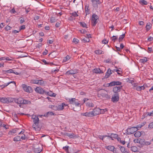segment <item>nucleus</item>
I'll return each instance as SVG.
<instances>
[{"label":"nucleus","instance_id":"f257e3e1","mask_svg":"<svg viewBox=\"0 0 153 153\" xmlns=\"http://www.w3.org/2000/svg\"><path fill=\"white\" fill-rule=\"evenodd\" d=\"M31 116L33 122L32 125L33 128L36 131H39L40 128L39 127V119L38 117L35 114H33Z\"/></svg>","mask_w":153,"mask_h":153},{"label":"nucleus","instance_id":"f03ea898","mask_svg":"<svg viewBox=\"0 0 153 153\" xmlns=\"http://www.w3.org/2000/svg\"><path fill=\"white\" fill-rule=\"evenodd\" d=\"M13 101L18 104L19 106L20 107H21L22 104H27L31 103L30 101L25 100L22 98H19L18 99L13 98Z\"/></svg>","mask_w":153,"mask_h":153},{"label":"nucleus","instance_id":"7ed1b4c3","mask_svg":"<svg viewBox=\"0 0 153 153\" xmlns=\"http://www.w3.org/2000/svg\"><path fill=\"white\" fill-rule=\"evenodd\" d=\"M13 98L12 97H2L0 98V101L2 103H9L13 102Z\"/></svg>","mask_w":153,"mask_h":153},{"label":"nucleus","instance_id":"20e7f679","mask_svg":"<svg viewBox=\"0 0 153 153\" xmlns=\"http://www.w3.org/2000/svg\"><path fill=\"white\" fill-rule=\"evenodd\" d=\"M92 16L91 22L92 25L94 26H95L99 20V17L97 15L95 14H94Z\"/></svg>","mask_w":153,"mask_h":153},{"label":"nucleus","instance_id":"39448f33","mask_svg":"<svg viewBox=\"0 0 153 153\" xmlns=\"http://www.w3.org/2000/svg\"><path fill=\"white\" fill-rule=\"evenodd\" d=\"M69 100L70 104L74 105L76 107L80 106V103L76 98H72L71 99H69Z\"/></svg>","mask_w":153,"mask_h":153},{"label":"nucleus","instance_id":"423d86ee","mask_svg":"<svg viewBox=\"0 0 153 153\" xmlns=\"http://www.w3.org/2000/svg\"><path fill=\"white\" fill-rule=\"evenodd\" d=\"M138 127H132L131 128H128L127 129V133L128 134H131L134 133L137 131Z\"/></svg>","mask_w":153,"mask_h":153},{"label":"nucleus","instance_id":"0eeeda50","mask_svg":"<svg viewBox=\"0 0 153 153\" xmlns=\"http://www.w3.org/2000/svg\"><path fill=\"white\" fill-rule=\"evenodd\" d=\"M22 87L23 90L27 92H31L32 90L31 88L25 84H22Z\"/></svg>","mask_w":153,"mask_h":153},{"label":"nucleus","instance_id":"6e6552de","mask_svg":"<svg viewBox=\"0 0 153 153\" xmlns=\"http://www.w3.org/2000/svg\"><path fill=\"white\" fill-rule=\"evenodd\" d=\"M105 148L107 149L112 152L114 153H119L117 149L115 148L113 146H108Z\"/></svg>","mask_w":153,"mask_h":153},{"label":"nucleus","instance_id":"1a4fd4ad","mask_svg":"<svg viewBox=\"0 0 153 153\" xmlns=\"http://www.w3.org/2000/svg\"><path fill=\"white\" fill-rule=\"evenodd\" d=\"M119 99V94H115L112 97L111 101L114 102H117L118 101Z\"/></svg>","mask_w":153,"mask_h":153},{"label":"nucleus","instance_id":"9d476101","mask_svg":"<svg viewBox=\"0 0 153 153\" xmlns=\"http://www.w3.org/2000/svg\"><path fill=\"white\" fill-rule=\"evenodd\" d=\"M35 91L40 94H43L44 93H47V92L45 91L42 88L39 87H37L35 88Z\"/></svg>","mask_w":153,"mask_h":153},{"label":"nucleus","instance_id":"9b49d317","mask_svg":"<svg viewBox=\"0 0 153 153\" xmlns=\"http://www.w3.org/2000/svg\"><path fill=\"white\" fill-rule=\"evenodd\" d=\"M100 111L101 109L98 108L96 107L94 108L93 111H92L94 116H96L100 114V113H101Z\"/></svg>","mask_w":153,"mask_h":153},{"label":"nucleus","instance_id":"f8f14e48","mask_svg":"<svg viewBox=\"0 0 153 153\" xmlns=\"http://www.w3.org/2000/svg\"><path fill=\"white\" fill-rule=\"evenodd\" d=\"M122 83L118 81H113L109 84V86H112L115 85H120Z\"/></svg>","mask_w":153,"mask_h":153},{"label":"nucleus","instance_id":"ddd939ff","mask_svg":"<svg viewBox=\"0 0 153 153\" xmlns=\"http://www.w3.org/2000/svg\"><path fill=\"white\" fill-rule=\"evenodd\" d=\"M68 105L64 103H62L61 104L57 105L58 111H61L64 108L65 106H67Z\"/></svg>","mask_w":153,"mask_h":153},{"label":"nucleus","instance_id":"4468645a","mask_svg":"<svg viewBox=\"0 0 153 153\" xmlns=\"http://www.w3.org/2000/svg\"><path fill=\"white\" fill-rule=\"evenodd\" d=\"M93 3V6L95 7H97V4H100L101 3L99 0H91Z\"/></svg>","mask_w":153,"mask_h":153},{"label":"nucleus","instance_id":"2eb2a0df","mask_svg":"<svg viewBox=\"0 0 153 153\" xmlns=\"http://www.w3.org/2000/svg\"><path fill=\"white\" fill-rule=\"evenodd\" d=\"M122 87V86H115L113 88V91L115 94H118V93L120 91Z\"/></svg>","mask_w":153,"mask_h":153},{"label":"nucleus","instance_id":"dca6fc26","mask_svg":"<svg viewBox=\"0 0 153 153\" xmlns=\"http://www.w3.org/2000/svg\"><path fill=\"white\" fill-rule=\"evenodd\" d=\"M13 59L11 57L10 58L7 56H3L0 58V61L3 60L10 61L12 60Z\"/></svg>","mask_w":153,"mask_h":153},{"label":"nucleus","instance_id":"f3484780","mask_svg":"<svg viewBox=\"0 0 153 153\" xmlns=\"http://www.w3.org/2000/svg\"><path fill=\"white\" fill-rule=\"evenodd\" d=\"M112 73V72L110 68L108 69L105 73V77L106 78H108Z\"/></svg>","mask_w":153,"mask_h":153},{"label":"nucleus","instance_id":"a211bd4d","mask_svg":"<svg viewBox=\"0 0 153 153\" xmlns=\"http://www.w3.org/2000/svg\"><path fill=\"white\" fill-rule=\"evenodd\" d=\"M83 115L89 117H92L94 116L93 112L92 111L86 112L83 114Z\"/></svg>","mask_w":153,"mask_h":153},{"label":"nucleus","instance_id":"6ab92c4d","mask_svg":"<svg viewBox=\"0 0 153 153\" xmlns=\"http://www.w3.org/2000/svg\"><path fill=\"white\" fill-rule=\"evenodd\" d=\"M65 135L70 138H74L77 137L76 135L73 133H66Z\"/></svg>","mask_w":153,"mask_h":153},{"label":"nucleus","instance_id":"aec40b11","mask_svg":"<svg viewBox=\"0 0 153 153\" xmlns=\"http://www.w3.org/2000/svg\"><path fill=\"white\" fill-rule=\"evenodd\" d=\"M18 130L17 128L11 130L8 132V134L10 135H13L17 132V131Z\"/></svg>","mask_w":153,"mask_h":153},{"label":"nucleus","instance_id":"412c9836","mask_svg":"<svg viewBox=\"0 0 153 153\" xmlns=\"http://www.w3.org/2000/svg\"><path fill=\"white\" fill-rule=\"evenodd\" d=\"M94 72L96 74H102L103 73V71L101 70L100 68H95L94 70Z\"/></svg>","mask_w":153,"mask_h":153},{"label":"nucleus","instance_id":"4be33fe9","mask_svg":"<svg viewBox=\"0 0 153 153\" xmlns=\"http://www.w3.org/2000/svg\"><path fill=\"white\" fill-rule=\"evenodd\" d=\"M146 86V85H144L143 86H138L137 88H136V90L137 91H140L142 90H144Z\"/></svg>","mask_w":153,"mask_h":153},{"label":"nucleus","instance_id":"5701e85b","mask_svg":"<svg viewBox=\"0 0 153 153\" xmlns=\"http://www.w3.org/2000/svg\"><path fill=\"white\" fill-rule=\"evenodd\" d=\"M3 73L5 74H9L13 72V71L12 69H9L7 70H3Z\"/></svg>","mask_w":153,"mask_h":153},{"label":"nucleus","instance_id":"b1692460","mask_svg":"<svg viewBox=\"0 0 153 153\" xmlns=\"http://www.w3.org/2000/svg\"><path fill=\"white\" fill-rule=\"evenodd\" d=\"M77 73V71L76 70H71L68 71L66 74H74Z\"/></svg>","mask_w":153,"mask_h":153},{"label":"nucleus","instance_id":"393cba45","mask_svg":"<svg viewBox=\"0 0 153 153\" xmlns=\"http://www.w3.org/2000/svg\"><path fill=\"white\" fill-rule=\"evenodd\" d=\"M107 137H108V138H116L118 137V135L116 134L111 133L110 136H108Z\"/></svg>","mask_w":153,"mask_h":153},{"label":"nucleus","instance_id":"a878e982","mask_svg":"<svg viewBox=\"0 0 153 153\" xmlns=\"http://www.w3.org/2000/svg\"><path fill=\"white\" fill-rule=\"evenodd\" d=\"M42 151V149L38 147L35 148L34 149V152L35 153H39Z\"/></svg>","mask_w":153,"mask_h":153},{"label":"nucleus","instance_id":"bb28decb","mask_svg":"<svg viewBox=\"0 0 153 153\" xmlns=\"http://www.w3.org/2000/svg\"><path fill=\"white\" fill-rule=\"evenodd\" d=\"M49 107L54 110H58L57 105H49Z\"/></svg>","mask_w":153,"mask_h":153},{"label":"nucleus","instance_id":"cd10ccee","mask_svg":"<svg viewBox=\"0 0 153 153\" xmlns=\"http://www.w3.org/2000/svg\"><path fill=\"white\" fill-rule=\"evenodd\" d=\"M86 105L87 107L89 108H92L94 106V104L91 102H88L86 103Z\"/></svg>","mask_w":153,"mask_h":153},{"label":"nucleus","instance_id":"c85d7f7f","mask_svg":"<svg viewBox=\"0 0 153 153\" xmlns=\"http://www.w3.org/2000/svg\"><path fill=\"white\" fill-rule=\"evenodd\" d=\"M148 61L147 58L146 57H144L143 58L140 59L139 60L140 62L142 63H144Z\"/></svg>","mask_w":153,"mask_h":153},{"label":"nucleus","instance_id":"c756f323","mask_svg":"<svg viewBox=\"0 0 153 153\" xmlns=\"http://www.w3.org/2000/svg\"><path fill=\"white\" fill-rule=\"evenodd\" d=\"M47 93L49 96L51 97H55L56 96V94L55 93H53L51 91L48 92H47Z\"/></svg>","mask_w":153,"mask_h":153},{"label":"nucleus","instance_id":"7c9ffc66","mask_svg":"<svg viewBox=\"0 0 153 153\" xmlns=\"http://www.w3.org/2000/svg\"><path fill=\"white\" fill-rule=\"evenodd\" d=\"M119 147L120 148V151L122 153H128V151L126 150L125 149L124 147L121 146L120 147Z\"/></svg>","mask_w":153,"mask_h":153},{"label":"nucleus","instance_id":"2f4dec72","mask_svg":"<svg viewBox=\"0 0 153 153\" xmlns=\"http://www.w3.org/2000/svg\"><path fill=\"white\" fill-rule=\"evenodd\" d=\"M139 2L142 5H147L148 4L147 1L145 0H140Z\"/></svg>","mask_w":153,"mask_h":153},{"label":"nucleus","instance_id":"473e14b6","mask_svg":"<svg viewBox=\"0 0 153 153\" xmlns=\"http://www.w3.org/2000/svg\"><path fill=\"white\" fill-rule=\"evenodd\" d=\"M56 115L55 113H53L52 111H49L48 112L46 115H45L44 116L48 117L49 115Z\"/></svg>","mask_w":153,"mask_h":153},{"label":"nucleus","instance_id":"72a5a7b5","mask_svg":"<svg viewBox=\"0 0 153 153\" xmlns=\"http://www.w3.org/2000/svg\"><path fill=\"white\" fill-rule=\"evenodd\" d=\"M134 135L135 137H139L141 135V133L140 131H137L135 133Z\"/></svg>","mask_w":153,"mask_h":153},{"label":"nucleus","instance_id":"f704fd0d","mask_svg":"<svg viewBox=\"0 0 153 153\" xmlns=\"http://www.w3.org/2000/svg\"><path fill=\"white\" fill-rule=\"evenodd\" d=\"M70 59V57L68 55L66 57L64 58L63 59V62H66Z\"/></svg>","mask_w":153,"mask_h":153},{"label":"nucleus","instance_id":"c9c22d12","mask_svg":"<svg viewBox=\"0 0 153 153\" xmlns=\"http://www.w3.org/2000/svg\"><path fill=\"white\" fill-rule=\"evenodd\" d=\"M13 140L15 141H18L21 140L20 136L15 137L13 139Z\"/></svg>","mask_w":153,"mask_h":153},{"label":"nucleus","instance_id":"e433bc0d","mask_svg":"<svg viewBox=\"0 0 153 153\" xmlns=\"http://www.w3.org/2000/svg\"><path fill=\"white\" fill-rule=\"evenodd\" d=\"M151 27V24L150 23H147L146 26V30L147 31L149 30Z\"/></svg>","mask_w":153,"mask_h":153},{"label":"nucleus","instance_id":"4c0bfd02","mask_svg":"<svg viewBox=\"0 0 153 153\" xmlns=\"http://www.w3.org/2000/svg\"><path fill=\"white\" fill-rule=\"evenodd\" d=\"M131 150L133 152H137V148L135 146H133L131 147Z\"/></svg>","mask_w":153,"mask_h":153},{"label":"nucleus","instance_id":"58836bf2","mask_svg":"<svg viewBox=\"0 0 153 153\" xmlns=\"http://www.w3.org/2000/svg\"><path fill=\"white\" fill-rule=\"evenodd\" d=\"M57 20L54 17H52L50 19V22L51 23H53L56 22Z\"/></svg>","mask_w":153,"mask_h":153},{"label":"nucleus","instance_id":"ea45409f","mask_svg":"<svg viewBox=\"0 0 153 153\" xmlns=\"http://www.w3.org/2000/svg\"><path fill=\"white\" fill-rule=\"evenodd\" d=\"M44 82L42 79L38 80L37 84L42 85L44 84Z\"/></svg>","mask_w":153,"mask_h":153},{"label":"nucleus","instance_id":"a19ab883","mask_svg":"<svg viewBox=\"0 0 153 153\" xmlns=\"http://www.w3.org/2000/svg\"><path fill=\"white\" fill-rule=\"evenodd\" d=\"M125 34H123L120 36L119 38V40L120 42L123 40L124 38L125 37Z\"/></svg>","mask_w":153,"mask_h":153},{"label":"nucleus","instance_id":"79ce46f5","mask_svg":"<svg viewBox=\"0 0 153 153\" xmlns=\"http://www.w3.org/2000/svg\"><path fill=\"white\" fill-rule=\"evenodd\" d=\"M102 51L101 50H98L94 51V53L97 54H100L102 53Z\"/></svg>","mask_w":153,"mask_h":153},{"label":"nucleus","instance_id":"37998d69","mask_svg":"<svg viewBox=\"0 0 153 153\" xmlns=\"http://www.w3.org/2000/svg\"><path fill=\"white\" fill-rule=\"evenodd\" d=\"M84 42H89L90 39L88 37H85L83 39Z\"/></svg>","mask_w":153,"mask_h":153},{"label":"nucleus","instance_id":"c03bdc74","mask_svg":"<svg viewBox=\"0 0 153 153\" xmlns=\"http://www.w3.org/2000/svg\"><path fill=\"white\" fill-rule=\"evenodd\" d=\"M38 79H33L30 81V83L33 84H37Z\"/></svg>","mask_w":153,"mask_h":153},{"label":"nucleus","instance_id":"a18cd8bd","mask_svg":"<svg viewBox=\"0 0 153 153\" xmlns=\"http://www.w3.org/2000/svg\"><path fill=\"white\" fill-rule=\"evenodd\" d=\"M85 12L86 13V15L89 13V10L88 9V7H85Z\"/></svg>","mask_w":153,"mask_h":153},{"label":"nucleus","instance_id":"49530a36","mask_svg":"<svg viewBox=\"0 0 153 153\" xmlns=\"http://www.w3.org/2000/svg\"><path fill=\"white\" fill-rule=\"evenodd\" d=\"M112 40L114 42H115L116 40L117 39L118 36H113L112 37Z\"/></svg>","mask_w":153,"mask_h":153},{"label":"nucleus","instance_id":"de8ad7c7","mask_svg":"<svg viewBox=\"0 0 153 153\" xmlns=\"http://www.w3.org/2000/svg\"><path fill=\"white\" fill-rule=\"evenodd\" d=\"M147 41L149 42L153 41V37L151 36H149L147 39Z\"/></svg>","mask_w":153,"mask_h":153},{"label":"nucleus","instance_id":"09e8293b","mask_svg":"<svg viewBox=\"0 0 153 153\" xmlns=\"http://www.w3.org/2000/svg\"><path fill=\"white\" fill-rule=\"evenodd\" d=\"M107 135H103V136H101V135H99L98 136V137L99 138H100V139H101L103 141V139L104 138L106 137H107Z\"/></svg>","mask_w":153,"mask_h":153},{"label":"nucleus","instance_id":"8fccbe9b","mask_svg":"<svg viewBox=\"0 0 153 153\" xmlns=\"http://www.w3.org/2000/svg\"><path fill=\"white\" fill-rule=\"evenodd\" d=\"M80 25L82 27H86V24L84 22H80Z\"/></svg>","mask_w":153,"mask_h":153},{"label":"nucleus","instance_id":"3c124183","mask_svg":"<svg viewBox=\"0 0 153 153\" xmlns=\"http://www.w3.org/2000/svg\"><path fill=\"white\" fill-rule=\"evenodd\" d=\"M153 128V122H151L149 123V125L148 128Z\"/></svg>","mask_w":153,"mask_h":153},{"label":"nucleus","instance_id":"603ef678","mask_svg":"<svg viewBox=\"0 0 153 153\" xmlns=\"http://www.w3.org/2000/svg\"><path fill=\"white\" fill-rule=\"evenodd\" d=\"M72 16L74 17H76L78 16L76 12H74L72 13Z\"/></svg>","mask_w":153,"mask_h":153},{"label":"nucleus","instance_id":"864d4df0","mask_svg":"<svg viewBox=\"0 0 153 153\" xmlns=\"http://www.w3.org/2000/svg\"><path fill=\"white\" fill-rule=\"evenodd\" d=\"M107 111V109L106 108H105V109H101V113L100 114H102L104 113L105 112Z\"/></svg>","mask_w":153,"mask_h":153},{"label":"nucleus","instance_id":"5fc2aeb1","mask_svg":"<svg viewBox=\"0 0 153 153\" xmlns=\"http://www.w3.org/2000/svg\"><path fill=\"white\" fill-rule=\"evenodd\" d=\"M133 89H135V90H136V88H137V87L138 86V85H137V84L136 83L134 84H133Z\"/></svg>","mask_w":153,"mask_h":153},{"label":"nucleus","instance_id":"6e6d98bb","mask_svg":"<svg viewBox=\"0 0 153 153\" xmlns=\"http://www.w3.org/2000/svg\"><path fill=\"white\" fill-rule=\"evenodd\" d=\"M80 32L82 34H84L87 32L84 29H82L79 30Z\"/></svg>","mask_w":153,"mask_h":153},{"label":"nucleus","instance_id":"4d7b16f0","mask_svg":"<svg viewBox=\"0 0 153 153\" xmlns=\"http://www.w3.org/2000/svg\"><path fill=\"white\" fill-rule=\"evenodd\" d=\"M20 136V139L22 140H25L26 139V137H25V135L24 134L22 135L21 136Z\"/></svg>","mask_w":153,"mask_h":153},{"label":"nucleus","instance_id":"13d9d810","mask_svg":"<svg viewBox=\"0 0 153 153\" xmlns=\"http://www.w3.org/2000/svg\"><path fill=\"white\" fill-rule=\"evenodd\" d=\"M11 27L9 26L8 25H7L5 27V29L6 30L8 31V30H10L11 29Z\"/></svg>","mask_w":153,"mask_h":153},{"label":"nucleus","instance_id":"bf43d9fd","mask_svg":"<svg viewBox=\"0 0 153 153\" xmlns=\"http://www.w3.org/2000/svg\"><path fill=\"white\" fill-rule=\"evenodd\" d=\"M79 41V40L76 38H74L73 39V42L75 44L78 43Z\"/></svg>","mask_w":153,"mask_h":153},{"label":"nucleus","instance_id":"052dcab7","mask_svg":"<svg viewBox=\"0 0 153 153\" xmlns=\"http://www.w3.org/2000/svg\"><path fill=\"white\" fill-rule=\"evenodd\" d=\"M102 42V44H105L108 42V41L106 39H103Z\"/></svg>","mask_w":153,"mask_h":153},{"label":"nucleus","instance_id":"680f3d73","mask_svg":"<svg viewBox=\"0 0 153 153\" xmlns=\"http://www.w3.org/2000/svg\"><path fill=\"white\" fill-rule=\"evenodd\" d=\"M20 31V30H14L12 31V33L16 34L19 32Z\"/></svg>","mask_w":153,"mask_h":153},{"label":"nucleus","instance_id":"e2e57ef3","mask_svg":"<svg viewBox=\"0 0 153 153\" xmlns=\"http://www.w3.org/2000/svg\"><path fill=\"white\" fill-rule=\"evenodd\" d=\"M25 25H22L21 26V27H20L19 30H20V31L21 30L25 29Z\"/></svg>","mask_w":153,"mask_h":153},{"label":"nucleus","instance_id":"0e129e2a","mask_svg":"<svg viewBox=\"0 0 153 153\" xmlns=\"http://www.w3.org/2000/svg\"><path fill=\"white\" fill-rule=\"evenodd\" d=\"M68 146H66L65 147H63V149H64L66 151H68Z\"/></svg>","mask_w":153,"mask_h":153},{"label":"nucleus","instance_id":"69168bd1","mask_svg":"<svg viewBox=\"0 0 153 153\" xmlns=\"http://www.w3.org/2000/svg\"><path fill=\"white\" fill-rule=\"evenodd\" d=\"M53 41L51 40H49L47 42V43L48 45L51 44L53 43Z\"/></svg>","mask_w":153,"mask_h":153},{"label":"nucleus","instance_id":"338daca9","mask_svg":"<svg viewBox=\"0 0 153 153\" xmlns=\"http://www.w3.org/2000/svg\"><path fill=\"white\" fill-rule=\"evenodd\" d=\"M148 52L149 53H150L153 50L152 48H148Z\"/></svg>","mask_w":153,"mask_h":153},{"label":"nucleus","instance_id":"774afa93","mask_svg":"<svg viewBox=\"0 0 153 153\" xmlns=\"http://www.w3.org/2000/svg\"><path fill=\"white\" fill-rule=\"evenodd\" d=\"M48 52V51L46 49H45V51L43 53V55H46L47 54Z\"/></svg>","mask_w":153,"mask_h":153}]
</instances>
